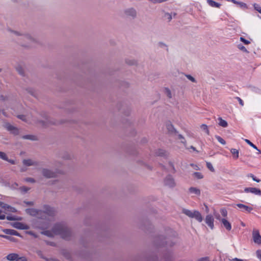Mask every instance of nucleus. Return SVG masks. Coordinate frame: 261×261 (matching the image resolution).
Segmentation results:
<instances>
[{
	"mask_svg": "<svg viewBox=\"0 0 261 261\" xmlns=\"http://www.w3.org/2000/svg\"><path fill=\"white\" fill-rule=\"evenodd\" d=\"M194 175L197 179H202L203 178V175L200 172H194Z\"/></svg>",
	"mask_w": 261,
	"mask_h": 261,
	"instance_id": "79ce46f5",
	"label": "nucleus"
},
{
	"mask_svg": "<svg viewBox=\"0 0 261 261\" xmlns=\"http://www.w3.org/2000/svg\"><path fill=\"white\" fill-rule=\"evenodd\" d=\"M236 98L238 99V100L239 101V103L242 106H244V102H243V101L242 100V99H241L240 97H237Z\"/></svg>",
	"mask_w": 261,
	"mask_h": 261,
	"instance_id": "3c124183",
	"label": "nucleus"
},
{
	"mask_svg": "<svg viewBox=\"0 0 261 261\" xmlns=\"http://www.w3.org/2000/svg\"><path fill=\"white\" fill-rule=\"evenodd\" d=\"M201 128L204 131L207 135H209L210 132L206 124H203L200 126Z\"/></svg>",
	"mask_w": 261,
	"mask_h": 261,
	"instance_id": "cd10ccee",
	"label": "nucleus"
},
{
	"mask_svg": "<svg viewBox=\"0 0 261 261\" xmlns=\"http://www.w3.org/2000/svg\"><path fill=\"white\" fill-rule=\"evenodd\" d=\"M167 128L169 132L172 133L173 132H175V129L174 128L173 125L172 124H168L167 125Z\"/></svg>",
	"mask_w": 261,
	"mask_h": 261,
	"instance_id": "a19ab883",
	"label": "nucleus"
},
{
	"mask_svg": "<svg viewBox=\"0 0 261 261\" xmlns=\"http://www.w3.org/2000/svg\"><path fill=\"white\" fill-rule=\"evenodd\" d=\"M205 210H206V212L207 213H208V211H209L208 207V206H207V205H205Z\"/></svg>",
	"mask_w": 261,
	"mask_h": 261,
	"instance_id": "774afa93",
	"label": "nucleus"
},
{
	"mask_svg": "<svg viewBox=\"0 0 261 261\" xmlns=\"http://www.w3.org/2000/svg\"><path fill=\"white\" fill-rule=\"evenodd\" d=\"M245 142L248 144H249L250 146H251V147H252L253 148L255 149L256 150H257L258 151V153H261V151L260 150H259L257 147L254 145L251 142H250L249 140L248 139H245Z\"/></svg>",
	"mask_w": 261,
	"mask_h": 261,
	"instance_id": "a878e982",
	"label": "nucleus"
},
{
	"mask_svg": "<svg viewBox=\"0 0 261 261\" xmlns=\"http://www.w3.org/2000/svg\"><path fill=\"white\" fill-rule=\"evenodd\" d=\"M236 205L239 208L241 209L243 212L250 213L253 210V208L252 207L249 206H247V205H246L245 204H241V203H238V204H236Z\"/></svg>",
	"mask_w": 261,
	"mask_h": 261,
	"instance_id": "ddd939ff",
	"label": "nucleus"
},
{
	"mask_svg": "<svg viewBox=\"0 0 261 261\" xmlns=\"http://www.w3.org/2000/svg\"><path fill=\"white\" fill-rule=\"evenodd\" d=\"M214 215L216 217L217 219L221 221V219H220V216L219 214H216L214 213Z\"/></svg>",
	"mask_w": 261,
	"mask_h": 261,
	"instance_id": "864d4df0",
	"label": "nucleus"
},
{
	"mask_svg": "<svg viewBox=\"0 0 261 261\" xmlns=\"http://www.w3.org/2000/svg\"><path fill=\"white\" fill-rule=\"evenodd\" d=\"M25 180L27 182H35V180L34 178H27Z\"/></svg>",
	"mask_w": 261,
	"mask_h": 261,
	"instance_id": "09e8293b",
	"label": "nucleus"
},
{
	"mask_svg": "<svg viewBox=\"0 0 261 261\" xmlns=\"http://www.w3.org/2000/svg\"><path fill=\"white\" fill-rule=\"evenodd\" d=\"M244 191L246 193L250 192L256 195H261V191L256 188H246Z\"/></svg>",
	"mask_w": 261,
	"mask_h": 261,
	"instance_id": "2eb2a0df",
	"label": "nucleus"
},
{
	"mask_svg": "<svg viewBox=\"0 0 261 261\" xmlns=\"http://www.w3.org/2000/svg\"><path fill=\"white\" fill-rule=\"evenodd\" d=\"M34 162L31 159L24 160L23 161V164L25 166H31L33 165Z\"/></svg>",
	"mask_w": 261,
	"mask_h": 261,
	"instance_id": "b1692460",
	"label": "nucleus"
},
{
	"mask_svg": "<svg viewBox=\"0 0 261 261\" xmlns=\"http://www.w3.org/2000/svg\"><path fill=\"white\" fill-rule=\"evenodd\" d=\"M11 225L13 227L17 228V229H29V226L27 225L23 224L22 223H20V222H14V223H12Z\"/></svg>",
	"mask_w": 261,
	"mask_h": 261,
	"instance_id": "9d476101",
	"label": "nucleus"
},
{
	"mask_svg": "<svg viewBox=\"0 0 261 261\" xmlns=\"http://www.w3.org/2000/svg\"><path fill=\"white\" fill-rule=\"evenodd\" d=\"M39 122L42 124V125H44L45 124V121L44 120H41V121H40Z\"/></svg>",
	"mask_w": 261,
	"mask_h": 261,
	"instance_id": "69168bd1",
	"label": "nucleus"
},
{
	"mask_svg": "<svg viewBox=\"0 0 261 261\" xmlns=\"http://www.w3.org/2000/svg\"><path fill=\"white\" fill-rule=\"evenodd\" d=\"M46 261H58V260L55 259L51 258V259H46Z\"/></svg>",
	"mask_w": 261,
	"mask_h": 261,
	"instance_id": "e2e57ef3",
	"label": "nucleus"
},
{
	"mask_svg": "<svg viewBox=\"0 0 261 261\" xmlns=\"http://www.w3.org/2000/svg\"><path fill=\"white\" fill-rule=\"evenodd\" d=\"M27 214L39 218H46L47 216H51L55 213V210L47 205H45L43 207L42 210L38 211L35 208H28L26 210Z\"/></svg>",
	"mask_w": 261,
	"mask_h": 261,
	"instance_id": "f03ea898",
	"label": "nucleus"
},
{
	"mask_svg": "<svg viewBox=\"0 0 261 261\" xmlns=\"http://www.w3.org/2000/svg\"><path fill=\"white\" fill-rule=\"evenodd\" d=\"M3 231L7 234H13L15 236L18 235L17 232L15 230L12 229H7L4 230Z\"/></svg>",
	"mask_w": 261,
	"mask_h": 261,
	"instance_id": "393cba45",
	"label": "nucleus"
},
{
	"mask_svg": "<svg viewBox=\"0 0 261 261\" xmlns=\"http://www.w3.org/2000/svg\"><path fill=\"white\" fill-rule=\"evenodd\" d=\"M221 221L225 228L230 231L231 229V224L225 219H221Z\"/></svg>",
	"mask_w": 261,
	"mask_h": 261,
	"instance_id": "f3484780",
	"label": "nucleus"
},
{
	"mask_svg": "<svg viewBox=\"0 0 261 261\" xmlns=\"http://www.w3.org/2000/svg\"><path fill=\"white\" fill-rule=\"evenodd\" d=\"M230 152L232 154L234 159H237L239 158V152L238 150L232 148L230 150Z\"/></svg>",
	"mask_w": 261,
	"mask_h": 261,
	"instance_id": "4be33fe9",
	"label": "nucleus"
},
{
	"mask_svg": "<svg viewBox=\"0 0 261 261\" xmlns=\"http://www.w3.org/2000/svg\"><path fill=\"white\" fill-rule=\"evenodd\" d=\"M42 233L50 237H53L57 235L65 240L69 239L71 236V232L70 230L65 226L62 224H57L54 226L52 230H43Z\"/></svg>",
	"mask_w": 261,
	"mask_h": 261,
	"instance_id": "f257e3e1",
	"label": "nucleus"
},
{
	"mask_svg": "<svg viewBox=\"0 0 261 261\" xmlns=\"http://www.w3.org/2000/svg\"><path fill=\"white\" fill-rule=\"evenodd\" d=\"M238 48L240 50H242V51H243L244 53H248V51L247 50L246 47L245 46H244L242 44H239L238 45Z\"/></svg>",
	"mask_w": 261,
	"mask_h": 261,
	"instance_id": "7c9ffc66",
	"label": "nucleus"
},
{
	"mask_svg": "<svg viewBox=\"0 0 261 261\" xmlns=\"http://www.w3.org/2000/svg\"><path fill=\"white\" fill-rule=\"evenodd\" d=\"M253 6H254V9L258 11L259 13H261V7L257 4H254L253 5Z\"/></svg>",
	"mask_w": 261,
	"mask_h": 261,
	"instance_id": "58836bf2",
	"label": "nucleus"
},
{
	"mask_svg": "<svg viewBox=\"0 0 261 261\" xmlns=\"http://www.w3.org/2000/svg\"><path fill=\"white\" fill-rule=\"evenodd\" d=\"M205 222L211 229H213L214 227V219L212 215L210 214L206 216Z\"/></svg>",
	"mask_w": 261,
	"mask_h": 261,
	"instance_id": "1a4fd4ad",
	"label": "nucleus"
},
{
	"mask_svg": "<svg viewBox=\"0 0 261 261\" xmlns=\"http://www.w3.org/2000/svg\"><path fill=\"white\" fill-rule=\"evenodd\" d=\"M0 207H1L3 210H4V213L6 214H9V213H15L16 212V210L15 208L11 207V206L1 201H0Z\"/></svg>",
	"mask_w": 261,
	"mask_h": 261,
	"instance_id": "0eeeda50",
	"label": "nucleus"
},
{
	"mask_svg": "<svg viewBox=\"0 0 261 261\" xmlns=\"http://www.w3.org/2000/svg\"><path fill=\"white\" fill-rule=\"evenodd\" d=\"M256 254L257 258L261 261V250H257L256 251Z\"/></svg>",
	"mask_w": 261,
	"mask_h": 261,
	"instance_id": "a18cd8bd",
	"label": "nucleus"
},
{
	"mask_svg": "<svg viewBox=\"0 0 261 261\" xmlns=\"http://www.w3.org/2000/svg\"><path fill=\"white\" fill-rule=\"evenodd\" d=\"M198 261H209L207 258H202L199 259Z\"/></svg>",
	"mask_w": 261,
	"mask_h": 261,
	"instance_id": "052dcab7",
	"label": "nucleus"
},
{
	"mask_svg": "<svg viewBox=\"0 0 261 261\" xmlns=\"http://www.w3.org/2000/svg\"><path fill=\"white\" fill-rule=\"evenodd\" d=\"M156 153L158 155L164 156L166 155V152L164 150L159 149Z\"/></svg>",
	"mask_w": 261,
	"mask_h": 261,
	"instance_id": "72a5a7b5",
	"label": "nucleus"
},
{
	"mask_svg": "<svg viewBox=\"0 0 261 261\" xmlns=\"http://www.w3.org/2000/svg\"><path fill=\"white\" fill-rule=\"evenodd\" d=\"M126 62L127 64H128L129 65H134L136 63L135 60H129V61L126 60Z\"/></svg>",
	"mask_w": 261,
	"mask_h": 261,
	"instance_id": "de8ad7c7",
	"label": "nucleus"
},
{
	"mask_svg": "<svg viewBox=\"0 0 261 261\" xmlns=\"http://www.w3.org/2000/svg\"><path fill=\"white\" fill-rule=\"evenodd\" d=\"M189 192L191 193L196 194L197 195H200V190L199 189H197L195 187H191L189 188Z\"/></svg>",
	"mask_w": 261,
	"mask_h": 261,
	"instance_id": "6ab92c4d",
	"label": "nucleus"
},
{
	"mask_svg": "<svg viewBox=\"0 0 261 261\" xmlns=\"http://www.w3.org/2000/svg\"><path fill=\"white\" fill-rule=\"evenodd\" d=\"M228 1H230V2H232L234 4H239V2L236 1V0H228Z\"/></svg>",
	"mask_w": 261,
	"mask_h": 261,
	"instance_id": "680f3d73",
	"label": "nucleus"
},
{
	"mask_svg": "<svg viewBox=\"0 0 261 261\" xmlns=\"http://www.w3.org/2000/svg\"><path fill=\"white\" fill-rule=\"evenodd\" d=\"M215 138L217 139L218 141L219 142H220L221 144H222L223 145H225L226 144L225 141L223 138H222L221 137H220L219 136H216Z\"/></svg>",
	"mask_w": 261,
	"mask_h": 261,
	"instance_id": "c85d7f7f",
	"label": "nucleus"
},
{
	"mask_svg": "<svg viewBox=\"0 0 261 261\" xmlns=\"http://www.w3.org/2000/svg\"><path fill=\"white\" fill-rule=\"evenodd\" d=\"M164 93L168 97V98L171 99L172 98V95L171 90L167 87L164 88Z\"/></svg>",
	"mask_w": 261,
	"mask_h": 261,
	"instance_id": "412c9836",
	"label": "nucleus"
},
{
	"mask_svg": "<svg viewBox=\"0 0 261 261\" xmlns=\"http://www.w3.org/2000/svg\"><path fill=\"white\" fill-rule=\"evenodd\" d=\"M250 177H252V179L254 180V181H255L257 182H259L260 181V180L258 179H257L253 174H250Z\"/></svg>",
	"mask_w": 261,
	"mask_h": 261,
	"instance_id": "8fccbe9b",
	"label": "nucleus"
},
{
	"mask_svg": "<svg viewBox=\"0 0 261 261\" xmlns=\"http://www.w3.org/2000/svg\"><path fill=\"white\" fill-rule=\"evenodd\" d=\"M252 238L255 244L261 245V236L258 230L254 229L252 231Z\"/></svg>",
	"mask_w": 261,
	"mask_h": 261,
	"instance_id": "6e6552de",
	"label": "nucleus"
},
{
	"mask_svg": "<svg viewBox=\"0 0 261 261\" xmlns=\"http://www.w3.org/2000/svg\"><path fill=\"white\" fill-rule=\"evenodd\" d=\"M178 138L180 140H181L180 142L181 143H182L185 146H186V144H187V142H186V141L185 139V138L180 134H179L178 135Z\"/></svg>",
	"mask_w": 261,
	"mask_h": 261,
	"instance_id": "c756f323",
	"label": "nucleus"
},
{
	"mask_svg": "<svg viewBox=\"0 0 261 261\" xmlns=\"http://www.w3.org/2000/svg\"><path fill=\"white\" fill-rule=\"evenodd\" d=\"M240 40L243 42L244 44H249L250 43V42L246 39H245L243 37H241L240 38Z\"/></svg>",
	"mask_w": 261,
	"mask_h": 261,
	"instance_id": "c03bdc74",
	"label": "nucleus"
},
{
	"mask_svg": "<svg viewBox=\"0 0 261 261\" xmlns=\"http://www.w3.org/2000/svg\"><path fill=\"white\" fill-rule=\"evenodd\" d=\"M6 218L8 220H21L22 219L21 217L10 216L6 217Z\"/></svg>",
	"mask_w": 261,
	"mask_h": 261,
	"instance_id": "bb28decb",
	"label": "nucleus"
},
{
	"mask_svg": "<svg viewBox=\"0 0 261 261\" xmlns=\"http://www.w3.org/2000/svg\"><path fill=\"white\" fill-rule=\"evenodd\" d=\"M208 4L213 7L220 8L221 4H219L213 0H207Z\"/></svg>",
	"mask_w": 261,
	"mask_h": 261,
	"instance_id": "a211bd4d",
	"label": "nucleus"
},
{
	"mask_svg": "<svg viewBox=\"0 0 261 261\" xmlns=\"http://www.w3.org/2000/svg\"><path fill=\"white\" fill-rule=\"evenodd\" d=\"M13 33L15 35H16V36L21 35V34L19 32H16V31H14V32H13Z\"/></svg>",
	"mask_w": 261,
	"mask_h": 261,
	"instance_id": "6e6d98bb",
	"label": "nucleus"
},
{
	"mask_svg": "<svg viewBox=\"0 0 261 261\" xmlns=\"http://www.w3.org/2000/svg\"><path fill=\"white\" fill-rule=\"evenodd\" d=\"M190 148L192 149L193 151H196V152H199V151L196 149L195 147L191 146Z\"/></svg>",
	"mask_w": 261,
	"mask_h": 261,
	"instance_id": "5fc2aeb1",
	"label": "nucleus"
},
{
	"mask_svg": "<svg viewBox=\"0 0 261 261\" xmlns=\"http://www.w3.org/2000/svg\"><path fill=\"white\" fill-rule=\"evenodd\" d=\"M182 213L189 218H194L199 222H201L203 220L201 214L197 210L191 211L188 209L182 208Z\"/></svg>",
	"mask_w": 261,
	"mask_h": 261,
	"instance_id": "7ed1b4c3",
	"label": "nucleus"
},
{
	"mask_svg": "<svg viewBox=\"0 0 261 261\" xmlns=\"http://www.w3.org/2000/svg\"><path fill=\"white\" fill-rule=\"evenodd\" d=\"M23 39L27 43L31 44L36 41L35 37L31 34H25L23 36Z\"/></svg>",
	"mask_w": 261,
	"mask_h": 261,
	"instance_id": "4468645a",
	"label": "nucleus"
},
{
	"mask_svg": "<svg viewBox=\"0 0 261 261\" xmlns=\"http://www.w3.org/2000/svg\"><path fill=\"white\" fill-rule=\"evenodd\" d=\"M41 176L46 178H50L55 177L56 173L49 169L43 168L39 171V175H38V180L41 179Z\"/></svg>",
	"mask_w": 261,
	"mask_h": 261,
	"instance_id": "20e7f679",
	"label": "nucleus"
},
{
	"mask_svg": "<svg viewBox=\"0 0 261 261\" xmlns=\"http://www.w3.org/2000/svg\"><path fill=\"white\" fill-rule=\"evenodd\" d=\"M148 1L153 4L158 3V0H148Z\"/></svg>",
	"mask_w": 261,
	"mask_h": 261,
	"instance_id": "13d9d810",
	"label": "nucleus"
},
{
	"mask_svg": "<svg viewBox=\"0 0 261 261\" xmlns=\"http://www.w3.org/2000/svg\"><path fill=\"white\" fill-rule=\"evenodd\" d=\"M6 161H8V162L12 164H16V162L14 160H9L8 159V160H6Z\"/></svg>",
	"mask_w": 261,
	"mask_h": 261,
	"instance_id": "603ef678",
	"label": "nucleus"
},
{
	"mask_svg": "<svg viewBox=\"0 0 261 261\" xmlns=\"http://www.w3.org/2000/svg\"><path fill=\"white\" fill-rule=\"evenodd\" d=\"M4 127L8 130L12 132L14 134H16L18 133L17 129L9 123L5 122L4 124Z\"/></svg>",
	"mask_w": 261,
	"mask_h": 261,
	"instance_id": "9b49d317",
	"label": "nucleus"
},
{
	"mask_svg": "<svg viewBox=\"0 0 261 261\" xmlns=\"http://www.w3.org/2000/svg\"><path fill=\"white\" fill-rule=\"evenodd\" d=\"M164 185L170 188H173L176 186L174 178L171 175H168L164 179Z\"/></svg>",
	"mask_w": 261,
	"mask_h": 261,
	"instance_id": "423d86ee",
	"label": "nucleus"
},
{
	"mask_svg": "<svg viewBox=\"0 0 261 261\" xmlns=\"http://www.w3.org/2000/svg\"><path fill=\"white\" fill-rule=\"evenodd\" d=\"M16 261H28V259L25 256H19L18 255Z\"/></svg>",
	"mask_w": 261,
	"mask_h": 261,
	"instance_id": "37998d69",
	"label": "nucleus"
},
{
	"mask_svg": "<svg viewBox=\"0 0 261 261\" xmlns=\"http://www.w3.org/2000/svg\"><path fill=\"white\" fill-rule=\"evenodd\" d=\"M185 75L187 77V79L188 80H189L191 82H192L193 83H196L197 82L196 80H195V79L194 77H193L192 76H191V75H190V74H185Z\"/></svg>",
	"mask_w": 261,
	"mask_h": 261,
	"instance_id": "c9c22d12",
	"label": "nucleus"
},
{
	"mask_svg": "<svg viewBox=\"0 0 261 261\" xmlns=\"http://www.w3.org/2000/svg\"><path fill=\"white\" fill-rule=\"evenodd\" d=\"M232 260L233 261H244L243 259H239L238 258H234L232 259Z\"/></svg>",
	"mask_w": 261,
	"mask_h": 261,
	"instance_id": "bf43d9fd",
	"label": "nucleus"
},
{
	"mask_svg": "<svg viewBox=\"0 0 261 261\" xmlns=\"http://www.w3.org/2000/svg\"><path fill=\"white\" fill-rule=\"evenodd\" d=\"M18 256V254L15 253H11L9 254H8L6 258L8 261H16L17 257Z\"/></svg>",
	"mask_w": 261,
	"mask_h": 261,
	"instance_id": "dca6fc26",
	"label": "nucleus"
},
{
	"mask_svg": "<svg viewBox=\"0 0 261 261\" xmlns=\"http://www.w3.org/2000/svg\"><path fill=\"white\" fill-rule=\"evenodd\" d=\"M6 213H4V210H0V220H4L6 218Z\"/></svg>",
	"mask_w": 261,
	"mask_h": 261,
	"instance_id": "e433bc0d",
	"label": "nucleus"
},
{
	"mask_svg": "<svg viewBox=\"0 0 261 261\" xmlns=\"http://www.w3.org/2000/svg\"><path fill=\"white\" fill-rule=\"evenodd\" d=\"M23 138L26 139L32 140H35L37 139L35 136H33V135L24 136L23 137Z\"/></svg>",
	"mask_w": 261,
	"mask_h": 261,
	"instance_id": "473e14b6",
	"label": "nucleus"
},
{
	"mask_svg": "<svg viewBox=\"0 0 261 261\" xmlns=\"http://www.w3.org/2000/svg\"><path fill=\"white\" fill-rule=\"evenodd\" d=\"M124 14L127 17L135 19L137 17V13L134 8H130L124 10Z\"/></svg>",
	"mask_w": 261,
	"mask_h": 261,
	"instance_id": "39448f33",
	"label": "nucleus"
},
{
	"mask_svg": "<svg viewBox=\"0 0 261 261\" xmlns=\"http://www.w3.org/2000/svg\"><path fill=\"white\" fill-rule=\"evenodd\" d=\"M206 167L211 171L215 172V169L211 163L206 162Z\"/></svg>",
	"mask_w": 261,
	"mask_h": 261,
	"instance_id": "2f4dec72",
	"label": "nucleus"
},
{
	"mask_svg": "<svg viewBox=\"0 0 261 261\" xmlns=\"http://www.w3.org/2000/svg\"><path fill=\"white\" fill-rule=\"evenodd\" d=\"M158 45H159V46L160 47H167L166 50H167V51H168V47H167V45H166L165 43H163V42H159V43H158Z\"/></svg>",
	"mask_w": 261,
	"mask_h": 261,
	"instance_id": "49530a36",
	"label": "nucleus"
},
{
	"mask_svg": "<svg viewBox=\"0 0 261 261\" xmlns=\"http://www.w3.org/2000/svg\"><path fill=\"white\" fill-rule=\"evenodd\" d=\"M0 158L5 161L8 160V157L6 154L2 151H0Z\"/></svg>",
	"mask_w": 261,
	"mask_h": 261,
	"instance_id": "f704fd0d",
	"label": "nucleus"
},
{
	"mask_svg": "<svg viewBox=\"0 0 261 261\" xmlns=\"http://www.w3.org/2000/svg\"><path fill=\"white\" fill-rule=\"evenodd\" d=\"M174 244L175 242L171 240L170 239L165 238L164 240H162L161 244H160V245L172 247Z\"/></svg>",
	"mask_w": 261,
	"mask_h": 261,
	"instance_id": "f8f14e48",
	"label": "nucleus"
},
{
	"mask_svg": "<svg viewBox=\"0 0 261 261\" xmlns=\"http://www.w3.org/2000/svg\"><path fill=\"white\" fill-rule=\"evenodd\" d=\"M2 115H5V112L4 111H0V117H2Z\"/></svg>",
	"mask_w": 261,
	"mask_h": 261,
	"instance_id": "338daca9",
	"label": "nucleus"
},
{
	"mask_svg": "<svg viewBox=\"0 0 261 261\" xmlns=\"http://www.w3.org/2000/svg\"><path fill=\"white\" fill-rule=\"evenodd\" d=\"M238 4L240 5V6L241 7H246V4L245 3H243L239 2Z\"/></svg>",
	"mask_w": 261,
	"mask_h": 261,
	"instance_id": "4d7b16f0",
	"label": "nucleus"
},
{
	"mask_svg": "<svg viewBox=\"0 0 261 261\" xmlns=\"http://www.w3.org/2000/svg\"><path fill=\"white\" fill-rule=\"evenodd\" d=\"M18 118L26 122H28L29 123H31L32 122L30 120V117L29 116H27L25 115H18Z\"/></svg>",
	"mask_w": 261,
	"mask_h": 261,
	"instance_id": "aec40b11",
	"label": "nucleus"
},
{
	"mask_svg": "<svg viewBox=\"0 0 261 261\" xmlns=\"http://www.w3.org/2000/svg\"><path fill=\"white\" fill-rule=\"evenodd\" d=\"M219 121V124L223 127H226L228 125V124H227V122L222 119V118L221 117H219V119H218Z\"/></svg>",
	"mask_w": 261,
	"mask_h": 261,
	"instance_id": "5701e85b",
	"label": "nucleus"
},
{
	"mask_svg": "<svg viewBox=\"0 0 261 261\" xmlns=\"http://www.w3.org/2000/svg\"><path fill=\"white\" fill-rule=\"evenodd\" d=\"M171 255H169L167 257V260H166V261H171Z\"/></svg>",
	"mask_w": 261,
	"mask_h": 261,
	"instance_id": "0e129e2a",
	"label": "nucleus"
},
{
	"mask_svg": "<svg viewBox=\"0 0 261 261\" xmlns=\"http://www.w3.org/2000/svg\"><path fill=\"white\" fill-rule=\"evenodd\" d=\"M164 17L167 19L169 21L172 19L171 14L169 13H165L164 14Z\"/></svg>",
	"mask_w": 261,
	"mask_h": 261,
	"instance_id": "ea45409f",
	"label": "nucleus"
},
{
	"mask_svg": "<svg viewBox=\"0 0 261 261\" xmlns=\"http://www.w3.org/2000/svg\"><path fill=\"white\" fill-rule=\"evenodd\" d=\"M220 213H221V215H222V216H223L224 217H227V212L225 208H221L220 210Z\"/></svg>",
	"mask_w": 261,
	"mask_h": 261,
	"instance_id": "4c0bfd02",
	"label": "nucleus"
}]
</instances>
